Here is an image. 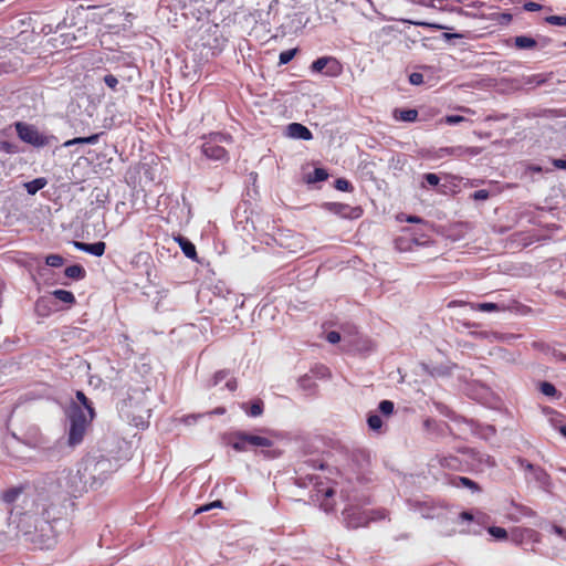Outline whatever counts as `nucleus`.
<instances>
[{"mask_svg":"<svg viewBox=\"0 0 566 566\" xmlns=\"http://www.w3.org/2000/svg\"><path fill=\"white\" fill-rule=\"evenodd\" d=\"M62 516L61 507L54 504H42L41 505V517L38 513L24 512L18 517L17 528L23 535L33 536L38 532H46L52 530L51 523L60 520Z\"/></svg>","mask_w":566,"mask_h":566,"instance_id":"f257e3e1","label":"nucleus"},{"mask_svg":"<svg viewBox=\"0 0 566 566\" xmlns=\"http://www.w3.org/2000/svg\"><path fill=\"white\" fill-rule=\"evenodd\" d=\"M230 446L237 452H247L252 449H261L266 458H276L281 454L280 451L273 450V441L266 437L252 434L245 431H235L230 437Z\"/></svg>","mask_w":566,"mask_h":566,"instance_id":"f03ea898","label":"nucleus"},{"mask_svg":"<svg viewBox=\"0 0 566 566\" xmlns=\"http://www.w3.org/2000/svg\"><path fill=\"white\" fill-rule=\"evenodd\" d=\"M202 139L201 151L208 159L220 161L229 160L228 151L220 144H231L233 138L230 134L217 132L203 136Z\"/></svg>","mask_w":566,"mask_h":566,"instance_id":"7ed1b4c3","label":"nucleus"},{"mask_svg":"<svg viewBox=\"0 0 566 566\" xmlns=\"http://www.w3.org/2000/svg\"><path fill=\"white\" fill-rule=\"evenodd\" d=\"M70 430H69V444L71 447L80 444L86 433V429L93 419L86 416L84 409L73 403L69 410Z\"/></svg>","mask_w":566,"mask_h":566,"instance_id":"20e7f679","label":"nucleus"},{"mask_svg":"<svg viewBox=\"0 0 566 566\" xmlns=\"http://www.w3.org/2000/svg\"><path fill=\"white\" fill-rule=\"evenodd\" d=\"M14 127L19 138L22 142L38 148L49 146L53 139L52 136H48L41 133L34 125L31 124L17 122Z\"/></svg>","mask_w":566,"mask_h":566,"instance_id":"39448f33","label":"nucleus"},{"mask_svg":"<svg viewBox=\"0 0 566 566\" xmlns=\"http://www.w3.org/2000/svg\"><path fill=\"white\" fill-rule=\"evenodd\" d=\"M313 73H321L329 77H337L343 73V64L335 56H322L312 62Z\"/></svg>","mask_w":566,"mask_h":566,"instance_id":"423d86ee","label":"nucleus"},{"mask_svg":"<svg viewBox=\"0 0 566 566\" xmlns=\"http://www.w3.org/2000/svg\"><path fill=\"white\" fill-rule=\"evenodd\" d=\"M331 210L345 218H359L363 214L360 207H350L346 203L334 202L331 205Z\"/></svg>","mask_w":566,"mask_h":566,"instance_id":"0eeeda50","label":"nucleus"},{"mask_svg":"<svg viewBox=\"0 0 566 566\" xmlns=\"http://www.w3.org/2000/svg\"><path fill=\"white\" fill-rule=\"evenodd\" d=\"M73 245L75 249L90 253L95 256H102L105 253L106 244L103 241H98L95 243H85L80 241H74Z\"/></svg>","mask_w":566,"mask_h":566,"instance_id":"6e6552de","label":"nucleus"},{"mask_svg":"<svg viewBox=\"0 0 566 566\" xmlns=\"http://www.w3.org/2000/svg\"><path fill=\"white\" fill-rule=\"evenodd\" d=\"M287 134L292 138L302 139V140H311L313 138L312 132L300 123H291L287 126Z\"/></svg>","mask_w":566,"mask_h":566,"instance_id":"1a4fd4ad","label":"nucleus"},{"mask_svg":"<svg viewBox=\"0 0 566 566\" xmlns=\"http://www.w3.org/2000/svg\"><path fill=\"white\" fill-rule=\"evenodd\" d=\"M175 240L178 242L181 251L184 252V254L191 259V260H197V250H196V247L195 244L189 241L187 238L182 237V235H178L177 238H175Z\"/></svg>","mask_w":566,"mask_h":566,"instance_id":"9d476101","label":"nucleus"},{"mask_svg":"<svg viewBox=\"0 0 566 566\" xmlns=\"http://www.w3.org/2000/svg\"><path fill=\"white\" fill-rule=\"evenodd\" d=\"M513 46L517 50H534L537 46V41L527 35H517L513 38Z\"/></svg>","mask_w":566,"mask_h":566,"instance_id":"9b49d317","label":"nucleus"},{"mask_svg":"<svg viewBox=\"0 0 566 566\" xmlns=\"http://www.w3.org/2000/svg\"><path fill=\"white\" fill-rule=\"evenodd\" d=\"M241 408L245 411V413L249 417L255 418L263 413L264 403L260 398H258V399H254L250 405L245 403V402L242 403Z\"/></svg>","mask_w":566,"mask_h":566,"instance_id":"f8f14e48","label":"nucleus"},{"mask_svg":"<svg viewBox=\"0 0 566 566\" xmlns=\"http://www.w3.org/2000/svg\"><path fill=\"white\" fill-rule=\"evenodd\" d=\"M394 117L397 120H401V122H408V123L416 122L418 118V111L417 109L396 108L394 111Z\"/></svg>","mask_w":566,"mask_h":566,"instance_id":"ddd939ff","label":"nucleus"},{"mask_svg":"<svg viewBox=\"0 0 566 566\" xmlns=\"http://www.w3.org/2000/svg\"><path fill=\"white\" fill-rule=\"evenodd\" d=\"M23 486L10 488L2 493L1 499L6 504H13L18 500V497L23 493Z\"/></svg>","mask_w":566,"mask_h":566,"instance_id":"4468645a","label":"nucleus"},{"mask_svg":"<svg viewBox=\"0 0 566 566\" xmlns=\"http://www.w3.org/2000/svg\"><path fill=\"white\" fill-rule=\"evenodd\" d=\"M521 465L525 468V470L531 471L534 474V478L539 483H546V480L548 479L547 473L539 467H535L531 463H525L524 460L521 461Z\"/></svg>","mask_w":566,"mask_h":566,"instance_id":"2eb2a0df","label":"nucleus"},{"mask_svg":"<svg viewBox=\"0 0 566 566\" xmlns=\"http://www.w3.org/2000/svg\"><path fill=\"white\" fill-rule=\"evenodd\" d=\"M45 178L40 177L24 184V188L29 195H35L39 190L46 186Z\"/></svg>","mask_w":566,"mask_h":566,"instance_id":"dca6fc26","label":"nucleus"},{"mask_svg":"<svg viewBox=\"0 0 566 566\" xmlns=\"http://www.w3.org/2000/svg\"><path fill=\"white\" fill-rule=\"evenodd\" d=\"M65 276L73 280H82L85 277L86 272L80 264L70 265L64 271Z\"/></svg>","mask_w":566,"mask_h":566,"instance_id":"f3484780","label":"nucleus"},{"mask_svg":"<svg viewBox=\"0 0 566 566\" xmlns=\"http://www.w3.org/2000/svg\"><path fill=\"white\" fill-rule=\"evenodd\" d=\"M76 399L86 409V416H90V419H94L95 410L92 406L91 400L85 396V394L81 390L76 391Z\"/></svg>","mask_w":566,"mask_h":566,"instance_id":"a211bd4d","label":"nucleus"},{"mask_svg":"<svg viewBox=\"0 0 566 566\" xmlns=\"http://www.w3.org/2000/svg\"><path fill=\"white\" fill-rule=\"evenodd\" d=\"M369 522V517L368 516H363L359 514L358 517H356V513H348L347 514V524L348 526L353 527V528H357V527H360V526H366Z\"/></svg>","mask_w":566,"mask_h":566,"instance_id":"6ab92c4d","label":"nucleus"},{"mask_svg":"<svg viewBox=\"0 0 566 566\" xmlns=\"http://www.w3.org/2000/svg\"><path fill=\"white\" fill-rule=\"evenodd\" d=\"M438 462L442 468H448L452 470H458L460 468V460L457 457H440L438 458Z\"/></svg>","mask_w":566,"mask_h":566,"instance_id":"aec40b11","label":"nucleus"},{"mask_svg":"<svg viewBox=\"0 0 566 566\" xmlns=\"http://www.w3.org/2000/svg\"><path fill=\"white\" fill-rule=\"evenodd\" d=\"M98 137H99L98 134H94V135H91L88 137H76V138H73V139H70V140L65 142L64 146L69 147V146L76 145V144H91V145H93V144L97 143Z\"/></svg>","mask_w":566,"mask_h":566,"instance_id":"412c9836","label":"nucleus"},{"mask_svg":"<svg viewBox=\"0 0 566 566\" xmlns=\"http://www.w3.org/2000/svg\"><path fill=\"white\" fill-rule=\"evenodd\" d=\"M54 297L63 303L67 304H74L75 303V296L72 292L66 290H55L52 293Z\"/></svg>","mask_w":566,"mask_h":566,"instance_id":"4be33fe9","label":"nucleus"},{"mask_svg":"<svg viewBox=\"0 0 566 566\" xmlns=\"http://www.w3.org/2000/svg\"><path fill=\"white\" fill-rule=\"evenodd\" d=\"M455 486L469 488L472 491H480V486L471 479L465 476H458L455 481L452 482Z\"/></svg>","mask_w":566,"mask_h":566,"instance_id":"5701e85b","label":"nucleus"},{"mask_svg":"<svg viewBox=\"0 0 566 566\" xmlns=\"http://www.w3.org/2000/svg\"><path fill=\"white\" fill-rule=\"evenodd\" d=\"M459 517L462 521H476L478 523H483L488 516L483 513H478L476 515H473L472 513L464 511L460 513Z\"/></svg>","mask_w":566,"mask_h":566,"instance_id":"b1692460","label":"nucleus"},{"mask_svg":"<svg viewBox=\"0 0 566 566\" xmlns=\"http://www.w3.org/2000/svg\"><path fill=\"white\" fill-rule=\"evenodd\" d=\"M296 53H297V49L282 51L279 56V63L281 65H285V64L290 63L293 60V57L296 55Z\"/></svg>","mask_w":566,"mask_h":566,"instance_id":"393cba45","label":"nucleus"},{"mask_svg":"<svg viewBox=\"0 0 566 566\" xmlns=\"http://www.w3.org/2000/svg\"><path fill=\"white\" fill-rule=\"evenodd\" d=\"M488 532L491 536H493L496 539H506L507 538V532L505 528L500 526H490L488 528Z\"/></svg>","mask_w":566,"mask_h":566,"instance_id":"a878e982","label":"nucleus"},{"mask_svg":"<svg viewBox=\"0 0 566 566\" xmlns=\"http://www.w3.org/2000/svg\"><path fill=\"white\" fill-rule=\"evenodd\" d=\"M471 307L473 310H478L481 312H495L499 311L500 307L496 303H479V304H472Z\"/></svg>","mask_w":566,"mask_h":566,"instance_id":"bb28decb","label":"nucleus"},{"mask_svg":"<svg viewBox=\"0 0 566 566\" xmlns=\"http://www.w3.org/2000/svg\"><path fill=\"white\" fill-rule=\"evenodd\" d=\"M539 390L543 395L548 396V397H554L557 395V390H556L555 386L548 381L541 382Z\"/></svg>","mask_w":566,"mask_h":566,"instance_id":"cd10ccee","label":"nucleus"},{"mask_svg":"<svg viewBox=\"0 0 566 566\" xmlns=\"http://www.w3.org/2000/svg\"><path fill=\"white\" fill-rule=\"evenodd\" d=\"M45 263L52 268H60L64 263V259L59 254H50L45 258Z\"/></svg>","mask_w":566,"mask_h":566,"instance_id":"c85d7f7f","label":"nucleus"},{"mask_svg":"<svg viewBox=\"0 0 566 566\" xmlns=\"http://www.w3.org/2000/svg\"><path fill=\"white\" fill-rule=\"evenodd\" d=\"M545 22L551 25L566 27V15H548Z\"/></svg>","mask_w":566,"mask_h":566,"instance_id":"c756f323","label":"nucleus"},{"mask_svg":"<svg viewBox=\"0 0 566 566\" xmlns=\"http://www.w3.org/2000/svg\"><path fill=\"white\" fill-rule=\"evenodd\" d=\"M335 188L339 191H352L353 185L345 178H338L335 181Z\"/></svg>","mask_w":566,"mask_h":566,"instance_id":"7c9ffc66","label":"nucleus"},{"mask_svg":"<svg viewBox=\"0 0 566 566\" xmlns=\"http://www.w3.org/2000/svg\"><path fill=\"white\" fill-rule=\"evenodd\" d=\"M467 120L468 119L465 117L460 115H447L441 119V122L448 125H457Z\"/></svg>","mask_w":566,"mask_h":566,"instance_id":"2f4dec72","label":"nucleus"},{"mask_svg":"<svg viewBox=\"0 0 566 566\" xmlns=\"http://www.w3.org/2000/svg\"><path fill=\"white\" fill-rule=\"evenodd\" d=\"M367 422L369 428L373 430H379L382 426V420L378 415H370Z\"/></svg>","mask_w":566,"mask_h":566,"instance_id":"473e14b6","label":"nucleus"},{"mask_svg":"<svg viewBox=\"0 0 566 566\" xmlns=\"http://www.w3.org/2000/svg\"><path fill=\"white\" fill-rule=\"evenodd\" d=\"M394 402L390 400H382L379 403V411L386 416H389L394 412Z\"/></svg>","mask_w":566,"mask_h":566,"instance_id":"72a5a7b5","label":"nucleus"},{"mask_svg":"<svg viewBox=\"0 0 566 566\" xmlns=\"http://www.w3.org/2000/svg\"><path fill=\"white\" fill-rule=\"evenodd\" d=\"M328 178V174L324 168H315L311 181H324Z\"/></svg>","mask_w":566,"mask_h":566,"instance_id":"f704fd0d","label":"nucleus"},{"mask_svg":"<svg viewBox=\"0 0 566 566\" xmlns=\"http://www.w3.org/2000/svg\"><path fill=\"white\" fill-rule=\"evenodd\" d=\"M0 150L6 154H14L17 151V147L7 140L0 142Z\"/></svg>","mask_w":566,"mask_h":566,"instance_id":"c9c22d12","label":"nucleus"},{"mask_svg":"<svg viewBox=\"0 0 566 566\" xmlns=\"http://www.w3.org/2000/svg\"><path fill=\"white\" fill-rule=\"evenodd\" d=\"M104 83L112 90H116L117 87V84H118V80L115 75L113 74H107L104 76Z\"/></svg>","mask_w":566,"mask_h":566,"instance_id":"e433bc0d","label":"nucleus"},{"mask_svg":"<svg viewBox=\"0 0 566 566\" xmlns=\"http://www.w3.org/2000/svg\"><path fill=\"white\" fill-rule=\"evenodd\" d=\"M221 506H222V502L218 500V501H214V502H212L210 504H206V505L200 506L199 509L196 510V513L198 514V513H202V512H208V511H210L213 507H221Z\"/></svg>","mask_w":566,"mask_h":566,"instance_id":"4c0bfd02","label":"nucleus"},{"mask_svg":"<svg viewBox=\"0 0 566 566\" xmlns=\"http://www.w3.org/2000/svg\"><path fill=\"white\" fill-rule=\"evenodd\" d=\"M229 375L228 370H219L213 375L212 378V385L217 386L219 382H221L223 379H226Z\"/></svg>","mask_w":566,"mask_h":566,"instance_id":"58836bf2","label":"nucleus"},{"mask_svg":"<svg viewBox=\"0 0 566 566\" xmlns=\"http://www.w3.org/2000/svg\"><path fill=\"white\" fill-rule=\"evenodd\" d=\"M424 180L430 185V186H438L439 185V181H440V178L438 175L433 174V172H428V174H424L423 176Z\"/></svg>","mask_w":566,"mask_h":566,"instance_id":"ea45409f","label":"nucleus"},{"mask_svg":"<svg viewBox=\"0 0 566 566\" xmlns=\"http://www.w3.org/2000/svg\"><path fill=\"white\" fill-rule=\"evenodd\" d=\"M474 200H486L490 197V192L485 189H480L471 195Z\"/></svg>","mask_w":566,"mask_h":566,"instance_id":"a19ab883","label":"nucleus"},{"mask_svg":"<svg viewBox=\"0 0 566 566\" xmlns=\"http://www.w3.org/2000/svg\"><path fill=\"white\" fill-rule=\"evenodd\" d=\"M409 82L412 85H420L423 83V75L421 73L413 72L409 75Z\"/></svg>","mask_w":566,"mask_h":566,"instance_id":"79ce46f5","label":"nucleus"},{"mask_svg":"<svg viewBox=\"0 0 566 566\" xmlns=\"http://www.w3.org/2000/svg\"><path fill=\"white\" fill-rule=\"evenodd\" d=\"M326 340L331 344H337L340 340V334L336 331H331L326 335Z\"/></svg>","mask_w":566,"mask_h":566,"instance_id":"37998d69","label":"nucleus"},{"mask_svg":"<svg viewBox=\"0 0 566 566\" xmlns=\"http://www.w3.org/2000/svg\"><path fill=\"white\" fill-rule=\"evenodd\" d=\"M523 8L528 12H535L539 11L542 9V6L537 2L528 1L524 3Z\"/></svg>","mask_w":566,"mask_h":566,"instance_id":"c03bdc74","label":"nucleus"},{"mask_svg":"<svg viewBox=\"0 0 566 566\" xmlns=\"http://www.w3.org/2000/svg\"><path fill=\"white\" fill-rule=\"evenodd\" d=\"M400 221H407L409 223H421L423 220L417 216H407L406 218H399Z\"/></svg>","mask_w":566,"mask_h":566,"instance_id":"a18cd8bd","label":"nucleus"},{"mask_svg":"<svg viewBox=\"0 0 566 566\" xmlns=\"http://www.w3.org/2000/svg\"><path fill=\"white\" fill-rule=\"evenodd\" d=\"M552 164L557 169H566V159H553Z\"/></svg>","mask_w":566,"mask_h":566,"instance_id":"49530a36","label":"nucleus"},{"mask_svg":"<svg viewBox=\"0 0 566 566\" xmlns=\"http://www.w3.org/2000/svg\"><path fill=\"white\" fill-rule=\"evenodd\" d=\"M226 387H227L230 391H235V390H237V388H238L237 379H235V378H231V379H229V380L226 382Z\"/></svg>","mask_w":566,"mask_h":566,"instance_id":"de8ad7c7","label":"nucleus"},{"mask_svg":"<svg viewBox=\"0 0 566 566\" xmlns=\"http://www.w3.org/2000/svg\"><path fill=\"white\" fill-rule=\"evenodd\" d=\"M553 531L560 537H563L564 539H566V530L560 527V526H557V525H554L553 526Z\"/></svg>","mask_w":566,"mask_h":566,"instance_id":"09e8293b","label":"nucleus"},{"mask_svg":"<svg viewBox=\"0 0 566 566\" xmlns=\"http://www.w3.org/2000/svg\"><path fill=\"white\" fill-rule=\"evenodd\" d=\"M211 413H213V415H223V413H226V408L224 407H218Z\"/></svg>","mask_w":566,"mask_h":566,"instance_id":"8fccbe9b","label":"nucleus"},{"mask_svg":"<svg viewBox=\"0 0 566 566\" xmlns=\"http://www.w3.org/2000/svg\"><path fill=\"white\" fill-rule=\"evenodd\" d=\"M9 69L6 63H0V75L3 73H8Z\"/></svg>","mask_w":566,"mask_h":566,"instance_id":"3c124183","label":"nucleus"},{"mask_svg":"<svg viewBox=\"0 0 566 566\" xmlns=\"http://www.w3.org/2000/svg\"><path fill=\"white\" fill-rule=\"evenodd\" d=\"M335 493V491L331 488H328L326 491H325V496L326 497H329V496H333Z\"/></svg>","mask_w":566,"mask_h":566,"instance_id":"603ef678","label":"nucleus"},{"mask_svg":"<svg viewBox=\"0 0 566 566\" xmlns=\"http://www.w3.org/2000/svg\"><path fill=\"white\" fill-rule=\"evenodd\" d=\"M559 432L566 438V426L559 427Z\"/></svg>","mask_w":566,"mask_h":566,"instance_id":"864d4df0","label":"nucleus"},{"mask_svg":"<svg viewBox=\"0 0 566 566\" xmlns=\"http://www.w3.org/2000/svg\"><path fill=\"white\" fill-rule=\"evenodd\" d=\"M461 109H462L463 112H465V113H470V114H473V113H474L472 109H470V108H468V107H462Z\"/></svg>","mask_w":566,"mask_h":566,"instance_id":"5fc2aeb1","label":"nucleus"},{"mask_svg":"<svg viewBox=\"0 0 566 566\" xmlns=\"http://www.w3.org/2000/svg\"><path fill=\"white\" fill-rule=\"evenodd\" d=\"M535 171H541L542 169L539 167L534 168Z\"/></svg>","mask_w":566,"mask_h":566,"instance_id":"6e6d98bb","label":"nucleus"},{"mask_svg":"<svg viewBox=\"0 0 566 566\" xmlns=\"http://www.w3.org/2000/svg\"><path fill=\"white\" fill-rule=\"evenodd\" d=\"M564 45L566 46V42L564 43Z\"/></svg>","mask_w":566,"mask_h":566,"instance_id":"4d7b16f0","label":"nucleus"}]
</instances>
